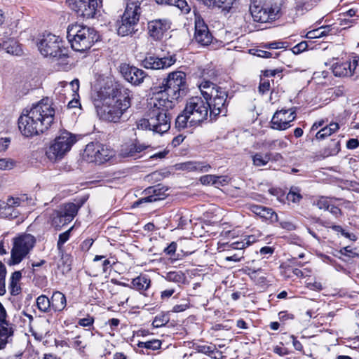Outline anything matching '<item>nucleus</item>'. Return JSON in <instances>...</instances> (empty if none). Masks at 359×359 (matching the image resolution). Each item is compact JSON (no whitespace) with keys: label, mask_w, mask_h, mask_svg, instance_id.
<instances>
[{"label":"nucleus","mask_w":359,"mask_h":359,"mask_svg":"<svg viewBox=\"0 0 359 359\" xmlns=\"http://www.w3.org/2000/svg\"><path fill=\"white\" fill-rule=\"evenodd\" d=\"M55 109L51 100L46 97L24 110L18 118V128L25 137H32L47 130L53 124Z\"/></svg>","instance_id":"nucleus-1"},{"label":"nucleus","mask_w":359,"mask_h":359,"mask_svg":"<svg viewBox=\"0 0 359 359\" xmlns=\"http://www.w3.org/2000/svg\"><path fill=\"white\" fill-rule=\"evenodd\" d=\"M103 99L101 107L97 105V112L101 119L116 123L131 105L132 92L121 85H115Z\"/></svg>","instance_id":"nucleus-2"},{"label":"nucleus","mask_w":359,"mask_h":359,"mask_svg":"<svg viewBox=\"0 0 359 359\" xmlns=\"http://www.w3.org/2000/svg\"><path fill=\"white\" fill-rule=\"evenodd\" d=\"M158 100L154 99L153 107L147 113V118L137 121V128L140 130H151L155 133L163 134L170 128L171 114L167 108L158 106Z\"/></svg>","instance_id":"nucleus-3"},{"label":"nucleus","mask_w":359,"mask_h":359,"mask_svg":"<svg viewBox=\"0 0 359 359\" xmlns=\"http://www.w3.org/2000/svg\"><path fill=\"white\" fill-rule=\"evenodd\" d=\"M67 37L72 48L78 52L88 50L99 40V35L94 28L79 24L68 27Z\"/></svg>","instance_id":"nucleus-4"},{"label":"nucleus","mask_w":359,"mask_h":359,"mask_svg":"<svg viewBox=\"0 0 359 359\" xmlns=\"http://www.w3.org/2000/svg\"><path fill=\"white\" fill-rule=\"evenodd\" d=\"M140 2L139 1H130L127 3L126 10L118 22L117 33L119 36H126L135 34L140 16Z\"/></svg>","instance_id":"nucleus-5"},{"label":"nucleus","mask_w":359,"mask_h":359,"mask_svg":"<svg viewBox=\"0 0 359 359\" xmlns=\"http://www.w3.org/2000/svg\"><path fill=\"white\" fill-rule=\"evenodd\" d=\"M35 243L34 236L29 233H23L13 238L8 264L11 266L20 264L30 253Z\"/></svg>","instance_id":"nucleus-6"},{"label":"nucleus","mask_w":359,"mask_h":359,"mask_svg":"<svg viewBox=\"0 0 359 359\" xmlns=\"http://www.w3.org/2000/svg\"><path fill=\"white\" fill-rule=\"evenodd\" d=\"M157 89L158 90L154 93V99L158 100L157 105L167 108H174L178 101L187 93L186 89L168 84L165 81H163Z\"/></svg>","instance_id":"nucleus-7"},{"label":"nucleus","mask_w":359,"mask_h":359,"mask_svg":"<svg viewBox=\"0 0 359 359\" xmlns=\"http://www.w3.org/2000/svg\"><path fill=\"white\" fill-rule=\"evenodd\" d=\"M38 48L44 57L62 58L67 56V50L63 46L62 39L50 33L43 35Z\"/></svg>","instance_id":"nucleus-8"},{"label":"nucleus","mask_w":359,"mask_h":359,"mask_svg":"<svg viewBox=\"0 0 359 359\" xmlns=\"http://www.w3.org/2000/svg\"><path fill=\"white\" fill-rule=\"evenodd\" d=\"M184 109L186 113L191 116V126L197 125L206 120L210 114L208 102L198 96L189 98Z\"/></svg>","instance_id":"nucleus-9"},{"label":"nucleus","mask_w":359,"mask_h":359,"mask_svg":"<svg viewBox=\"0 0 359 359\" xmlns=\"http://www.w3.org/2000/svg\"><path fill=\"white\" fill-rule=\"evenodd\" d=\"M76 142V137L74 134L67 130L62 131L50 144L46 153L54 157H62L71 150Z\"/></svg>","instance_id":"nucleus-10"},{"label":"nucleus","mask_w":359,"mask_h":359,"mask_svg":"<svg viewBox=\"0 0 359 359\" xmlns=\"http://www.w3.org/2000/svg\"><path fill=\"white\" fill-rule=\"evenodd\" d=\"M249 11L255 22L266 23L277 19L280 8L276 5H260L253 2L250 5Z\"/></svg>","instance_id":"nucleus-11"},{"label":"nucleus","mask_w":359,"mask_h":359,"mask_svg":"<svg viewBox=\"0 0 359 359\" xmlns=\"http://www.w3.org/2000/svg\"><path fill=\"white\" fill-rule=\"evenodd\" d=\"M69 6L78 16L93 18L95 16L101 2L99 0H66Z\"/></svg>","instance_id":"nucleus-12"},{"label":"nucleus","mask_w":359,"mask_h":359,"mask_svg":"<svg viewBox=\"0 0 359 359\" xmlns=\"http://www.w3.org/2000/svg\"><path fill=\"white\" fill-rule=\"evenodd\" d=\"M296 108L278 110L273 114L271 120V128L274 130H285L291 126V123L296 118Z\"/></svg>","instance_id":"nucleus-13"},{"label":"nucleus","mask_w":359,"mask_h":359,"mask_svg":"<svg viewBox=\"0 0 359 359\" xmlns=\"http://www.w3.org/2000/svg\"><path fill=\"white\" fill-rule=\"evenodd\" d=\"M168 190V188L161 184L149 187L142 192L144 196L134 202L133 207L137 208L144 203H153L163 200L168 195L166 193Z\"/></svg>","instance_id":"nucleus-14"},{"label":"nucleus","mask_w":359,"mask_h":359,"mask_svg":"<svg viewBox=\"0 0 359 359\" xmlns=\"http://www.w3.org/2000/svg\"><path fill=\"white\" fill-rule=\"evenodd\" d=\"M213 39L208 26L199 15H195V32L194 40L202 46L210 44Z\"/></svg>","instance_id":"nucleus-15"},{"label":"nucleus","mask_w":359,"mask_h":359,"mask_svg":"<svg viewBox=\"0 0 359 359\" xmlns=\"http://www.w3.org/2000/svg\"><path fill=\"white\" fill-rule=\"evenodd\" d=\"M359 65V57L353 56L351 60L340 62L332 66V72L336 76H351Z\"/></svg>","instance_id":"nucleus-16"},{"label":"nucleus","mask_w":359,"mask_h":359,"mask_svg":"<svg viewBox=\"0 0 359 359\" xmlns=\"http://www.w3.org/2000/svg\"><path fill=\"white\" fill-rule=\"evenodd\" d=\"M120 72L126 81L135 86L141 84L146 77V73L142 69L128 64L120 65Z\"/></svg>","instance_id":"nucleus-17"},{"label":"nucleus","mask_w":359,"mask_h":359,"mask_svg":"<svg viewBox=\"0 0 359 359\" xmlns=\"http://www.w3.org/2000/svg\"><path fill=\"white\" fill-rule=\"evenodd\" d=\"M176 62L175 55L169 57H158L156 56H146L142 60V66L146 69H161L168 68Z\"/></svg>","instance_id":"nucleus-18"},{"label":"nucleus","mask_w":359,"mask_h":359,"mask_svg":"<svg viewBox=\"0 0 359 359\" xmlns=\"http://www.w3.org/2000/svg\"><path fill=\"white\" fill-rule=\"evenodd\" d=\"M198 88L205 102H212L219 97L220 93L227 92L224 88L205 79L201 81Z\"/></svg>","instance_id":"nucleus-19"},{"label":"nucleus","mask_w":359,"mask_h":359,"mask_svg":"<svg viewBox=\"0 0 359 359\" xmlns=\"http://www.w3.org/2000/svg\"><path fill=\"white\" fill-rule=\"evenodd\" d=\"M171 22L168 19H156L149 22L148 30L151 37L155 40L161 39L170 28Z\"/></svg>","instance_id":"nucleus-20"},{"label":"nucleus","mask_w":359,"mask_h":359,"mask_svg":"<svg viewBox=\"0 0 359 359\" xmlns=\"http://www.w3.org/2000/svg\"><path fill=\"white\" fill-rule=\"evenodd\" d=\"M227 92H222L220 93L219 97L216 98V100L212 102H208V105H210V116L211 118L212 116L215 118L221 114H226L227 111Z\"/></svg>","instance_id":"nucleus-21"},{"label":"nucleus","mask_w":359,"mask_h":359,"mask_svg":"<svg viewBox=\"0 0 359 359\" xmlns=\"http://www.w3.org/2000/svg\"><path fill=\"white\" fill-rule=\"evenodd\" d=\"M82 157H113L109 150L99 142H90L83 151Z\"/></svg>","instance_id":"nucleus-22"},{"label":"nucleus","mask_w":359,"mask_h":359,"mask_svg":"<svg viewBox=\"0 0 359 359\" xmlns=\"http://www.w3.org/2000/svg\"><path fill=\"white\" fill-rule=\"evenodd\" d=\"M248 209L254 214L270 223H274L278 221L277 213L271 208L256 204H250Z\"/></svg>","instance_id":"nucleus-23"},{"label":"nucleus","mask_w":359,"mask_h":359,"mask_svg":"<svg viewBox=\"0 0 359 359\" xmlns=\"http://www.w3.org/2000/svg\"><path fill=\"white\" fill-rule=\"evenodd\" d=\"M87 198L83 197L81 198L76 203H64L58 207V209L67 218V220L71 222L75 216L77 215L79 210L86 203Z\"/></svg>","instance_id":"nucleus-24"},{"label":"nucleus","mask_w":359,"mask_h":359,"mask_svg":"<svg viewBox=\"0 0 359 359\" xmlns=\"http://www.w3.org/2000/svg\"><path fill=\"white\" fill-rule=\"evenodd\" d=\"M15 331V325L9 321L5 322V324L0 323V350L6 348L8 344L13 341V337Z\"/></svg>","instance_id":"nucleus-25"},{"label":"nucleus","mask_w":359,"mask_h":359,"mask_svg":"<svg viewBox=\"0 0 359 359\" xmlns=\"http://www.w3.org/2000/svg\"><path fill=\"white\" fill-rule=\"evenodd\" d=\"M176 170H184L187 172H208L210 166L203 162L187 161L177 163L174 165Z\"/></svg>","instance_id":"nucleus-26"},{"label":"nucleus","mask_w":359,"mask_h":359,"mask_svg":"<svg viewBox=\"0 0 359 359\" xmlns=\"http://www.w3.org/2000/svg\"><path fill=\"white\" fill-rule=\"evenodd\" d=\"M186 74L182 71H175L168 74L166 79L163 81L168 83L170 85H175L181 88H187Z\"/></svg>","instance_id":"nucleus-27"},{"label":"nucleus","mask_w":359,"mask_h":359,"mask_svg":"<svg viewBox=\"0 0 359 359\" xmlns=\"http://www.w3.org/2000/svg\"><path fill=\"white\" fill-rule=\"evenodd\" d=\"M151 280L146 274H140L131 281V289H135L140 292L146 291L150 287Z\"/></svg>","instance_id":"nucleus-28"},{"label":"nucleus","mask_w":359,"mask_h":359,"mask_svg":"<svg viewBox=\"0 0 359 359\" xmlns=\"http://www.w3.org/2000/svg\"><path fill=\"white\" fill-rule=\"evenodd\" d=\"M50 299L51 309L54 311H62L67 305L65 295L60 291H55Z\"/></svg>","instance_id":"nucleus-29"},{"label":"nucleus","mask_w":359,"mask_h":359,"mask_svg":"<svg viewBox=\"0 0 359 359\" xmlns=\"http://www.w3.org/2000/svg\"><path fill=\"white\" fill-rule=\"evenodd\" d=\"M163 278L169 282L176 283L178 286L186 284L187 283V278L184 272L182 271H171L165 273Z\"/></svg>","instance_id":"nucleus-30"},{"label":"nucleus","mask_w":359,"mask_h":359,"mask_svg":"<svg viewBox=\"0 0 359 359\" xmlns=\"http://www.w3.org/2000/svg\"><path fill=\"white\" fill-rule=\"evenodd\" d=\"M50 219L51 225L56 230H60L62 226L69 223L58 208L52 212Z\"/></svg>","instance_id":"nucleus-31"},{"label":"nucleus","mask_w":359,"mask_h":359,"mask_svg":"<svg viewBox=\"0 0 359 359\" xmlns=\"http://www.w3.org/2000/svg\"><path fill=\"white\" fill-rule=\"evenodd\" d=\"M3 48L11 55L20 56L22 54V49L20 44L15 39H9L2 44Z\"/></svg>","instance_id":"nucleus-32"},{"label":"nucleus","mask_w":359,"mask_h":359,"mask_svg":"<svg viewBox=\"0 0 359 359\" xmlns=\"http://www.w3.org/2000/svg\"><path fill=\"white\" fill-rule=\"evenodd\" d=\"M158 4H167L177 7L183 13H189L191 7L186 0H156Z\"/></svg>","instance_id":"nucleus-33"},{"label":"nucleus","mask_w":359,"mask_h":359,"mask_svg":"<svg viewBox=\"0 0 359 359\" xmlns=\"http://www.w3.org/2000/svg\"><path fill=\"white\" fill-rule=\"evenodd\" d=\"M245 273L248 274L252 280H253L258 284H264L266 283V273L263 272V270L262 269H258L255 270L247 267L245 269Z\"/></svg>","instance_id":"nucleus-34"},{"label":"nucleus","mask_w":359,"mask_h":359,"mask_svg":"<svg viewBox=\"0 0 359 359\" xmlns=\"http://www.w3.org/2000/svg\"><path fill=\"white\" fill-rule=\"evenodd\" d=\"M339 129V126L336 122H332L329 125L325 126L320 130L316 135L318 140H323L325 137L331 135L332 133L337 132Z\"/></svg>","instance_id":"nucleus-35"},{"label":"nucleus","mask_w":359,"mask_h":359,"mask_svg":"<svg viewBox=\"0 0 359 359\" xmlns=\"http://www.w3.org/2000/svg\"><path fill=\"white\" fill-rule=\"evenodd\" d=\"M36 306L38 309L43 313H48L51 311L50 299L44 294L36 298Z\"/></svg>","instance_id":"nucleus-36"},{"label":"nucleus","mask_w":359,"mask_h":359,"mask_svg":"<svg viewBox=\"0 0 359 359\" xmlns=\"http://www.w3.org/2000/svg\"><path fill=\"white\" fill-rule=\"evenodd\" d=\"M316 4V0H297L296 2V11L300 14L311 10Z\"/></svg>","instance_id":"nucleus-37"},{"label":"nucleus","mask_w":359,"mask_h":359,"mask_svg":"<svg viewBox=\"0 0 359 359\" xmlns=\"http://www.w3.org/2000/svg\"><path fill=\"white\" fill-rule=\"evenodd\" d=\"M302 198V196L300 194V189L297 187H292L286 195L287 201L294 203H299Z\"/></svg>","instance_id":"nucleus-38"},{"label":"nucleus","mask_w":359,"mask_h":359,"mask_svg":"<svg viewBox=\"0 0 359 359\" xmlns=\"http://www.w3.org/2000/svg\"><path fill=\"white\" fill-rule=\"evenodd\" d=\"M170 321V317L168 313H161L154 318L152 325L155 328L161 327L165 326Z\"/></svg>","instance_id":"nucleus-39"},{"label":"nucleus","mask_w":359,"mask_h":359,"mask_svg":"<svg viewBox=\"0 0 359 359\" xmlns=\"http://www.w3.org/2000/svg\"><path fill=\"white\" fill-rule=\"evenodd\" d=\"M188 123L191 124V116L186 113V109H184L182 113L176 118L175 125L179 128H184Z\"/></svg>","instance_id":"nucleus-40"},{"label":"nucleus","mask_w":359,"mask_h":359,"mask_svg":"<svg viewBox=\"0 0 359 359\" xmlns=\"http://www.w3.org/2000/svg\"><path fill=\"white\" fill-rule=\"evenodd\" d=\"M161 341L158 339H153L145 342L139 341L137 346L140 348H144L146 349L155 351L161 348Z\"/></svg>","instance_id":"nucleus-41"},{"label":"nucleus","mask_w":359,"mask_h":359,"mask_svg":"<svg viewBox=\"0 0 359 359\" xmlns=\"http://www.w3.org/2000/svg\"><path fill=\"white\" fill-rule=\"evenodd\" d=\"M194 348L198 353L211 356V354L215 353L217 348L215 345L208 346L205 344H196Z\"/></svg>","instance_id":"nucleus-42"},{"label":"nucleus","mask_w":359,"mask_h":359,"mask_svg":"<svg viewBox=\"0 0 359 359\" xmlns=\"http://www.w3.org/2000/svg\"><path fill=\"white\" fill-rule=\"evenodd\" d=\"M73 229V226L71 227L69 229L66 231L65 232H63L59 235L58 241L57 243V248L60 252H63V245L70 238V233Z\"/></svg>","instance_id":"nucleus-43"},{"label":"nucleus","mask_w":359,"mask_h":359,"mask_svg":"<svg viewBox=\"0 0 359 359\" xmlns=\"http://www.w3.org/2000/svg\"><path fill=\"white\" fill-rule=\"evenodd\" d=\"M2 211H1V214L6 218H8V219H15V218H17L18 217V215H20V212L13 208V207H8V206H6V205H4L2 208H1Z\"/></svg>","instance_id":"nucleus-44"},{"label":"nucleus","mask_w":359,"mask_h":359,"mask_svg":"<svg viewBox=\"0 0 359 359\" xmlns=\"http://www.w3.org/2000/svg\"><path fill=\"white\" fill-rule=\"evenodd\" d=\"M27 199V197L25 196H22L20 198L9 197L8 198L5 205L8 207H13L16 209V208L22 205V203H24Z\"/></svg>","instance_id":"nucleus-45"},{"label":"nucleus","mask_w":359,"mask_h":359,"mask_svg":"<svg viewBox=\"0 0 359 359\" xmlns=\"http://www.w3.org/2000/svg\"><path fill=\"white\" fill-rule=\"evenodd\" d=\"M6 266L1 262H0V295H4L6 293Z\"/></svg>","instance_id":"nucleus-46"},{"label":"nucleus","mask_w":359,"mask_h":359,"mask_svg":"<svg viewBox=\"0 0 359 359\" xmlns=\"http://www.w3.org/2000/svg\"><path fill=\"white\" fill-rule=\"evenodd\" d=\"M262 48L265 49H280L287 48V42L283 41H273L264 43Z\"/></svg>","instance_id":"nucleus-47"},{"label":"nucleus","mask_w":359,"mask_h":359,"mask_svg":"<svg viewBox=\"0 0 359 359\" xmlns=\"http://www.w3.org/2000/svg\"><path fill=\"white\" fill-rule=\"evenodd\" d=\"M15 163L13 158H0V170H11Z\"/></svg>","instance_id":"nucleus-48"},{"label":"nucleus","mask_w":359,"mask_h":359,"mask_svg":"<svg viewBox=\"0 0 359 359\" xmlns=\"http://www.w3.org/2000/svg\"><path fill=\"white\" fill-rule=\"evenodd\" d=\"M220 178H221V177L212 175H207L202 176L200 178V181L203 184H215L217 183L218 180Z\"/></svg>","instance_id":"nucleus-49"},{"label":"nucleus","mask_w":359,"mask_h":359,"mask_svg":"<svg viewBox=\"0 0 359 359\" xmlns=\"http://www.w3.org/2000/svg\"><path fill=\"white\" fill-rule=\"evenodd\" d=\"M236 1V0H217V7L229 11Z\"/></svg>","instance_id":"nucleus-50"},{"label":"nucleus","mask_w":359,"mask_h":359,"mask_svg":"<svg viewBox=\"0 0 359 359\" xmlns=\"http://www.w3.org/2000/svg\"><path fill=\"white\" fill-rule=\"evenodd\" d=\"M328 156H336L340 151V143L339 141L332 140L328 147Z\"/></svg>","instance_id":"nucleus-51"},{"label":"nucleus","mask_w":359,"mask_h":359,"mask_svg":"<svg viewBox=\"0 0 359 359\" xmlns=\"http://www.w3.org/2000/svg\"><path fill=\"white\" fill-rule=\"evenodd\" d=\"M184 303L176 304L172 307V311L174 313H180L184 311L190 307V302L189 299H184Z\"/></svg>","instance_id":"nucleus-52"},{"label":"nucleus","mask_w":359,"mask_h":359,"mask_svg":"<svg viewBox=\"0 0 359 359\" xmlns=\"http://www.w3.org/2000/svg\"><path fill=\"white\" fill-rule=\"evenodd\" d=\"M319 209L327 210L330 207V201L327 198L320 197L316 203Z\"/></svg>","instance_id":"nucleus-53"},{"label":"nucleus","mask_w":359,"mask_h":359,"mask_svg":"<svg viewBox=\"0 0 359 359\" xmlns=\"http://www.w3.org/2000/svg\"><path fill=\"white\" fill-rule=\"evenodd\" d=\"M255 55L259 57H263V58H270V57L275 58V57H277L279 54L277 53H273L271 52H269L267 50L259 49V50H256V53H255Z\"/></svg>","instance_id":"nucleus-54"},{"label":"nucleus","mask_w":359,"mask_h":359,"mask_svg":"<svg viewBox=\"0 0 359 359\" xmlns=\"http://www.w3.org/2000/svg\"><path fill=\"white\" fill-rule=\"evenodd\" d=\"M237 144V137L233 135H229L223 142V145L225 146L226 149L234 147Z\"/></svg>","instance_id":"nucleus-55"},{"label":"nucleus","mask_w":359,"mask_h":359,"mask_svg":"<svg viewBox=\"0 0 359 359\" xmlns=\"http://www.w3.org/2000/svg\"><path fill=\"white\" fill-rule=\"evenodd\" d=\"M270 90V81L269 79L262 78L259 86V91L262 94H264Z\"/></svg>","instance_id":"nucleus-56"},{"label":"nucleus","mask_w":359,"mask_h":359,"mask_svg":"<svg viewBox=\"0 0 359 359\" xmlns=\"http://www.w3.org/2000/svg\"><path fill=\"white\" fill-rule=\"evenodd\" d=\"M308 44L306 41H302L294 46L292 50L294 54H299L307 49Z\"/></svg>","instance_id":"nucleus-57"},{"label":"nucleus","mask_w":359,"mask_h":359,"mask_svg":"<svg viewBox=\"0 0 359 359\" xmlns=\"http://www.w3.org/2000/svg\"><path fill=\"white\" fill-rule=\"evenodd\" d=\"M94 318L88 315L87 317L81 318L78 321V324L82 327H89L93 325Z\"/></svg>","instance_id":"nucleus-58"},{"label":"nucleus","mask_w":359,"mask_h":359,"mask_svg":"<svg viewBox=\"0 0 359 359\" xmlns=\"http://www.w3.org/2000/svg\"><path fill=\"white\" fill-rule=\"evenodd\" d=\"M147 147L141 144H133L131 145L130 148V154L133 155L135 154H138L146 149Z\"/></svg>","instance_id":"nucleus-59"},{"label":"nucleus","mask_w":359,"mask_h":359,"mask_svg":"<svg viewBox=\"0 0 359 359\" xmlns=\"http://www.w3.org/2000/svg\"><path fill=\"white\" fill-rule=\"evenodd\" d=\"M322 33L321 32V29L319 28H317V29H314L313 30H311L309 32H307L306 35V37L307 39H318V38H321L322 37Z\"/></svg>","instance_id":"nucleus-60"},{"label":"nucleus","mask_w":359,"mask_h":359,"mask_svg":"<svg viewBox=\"0 0 359 359\" xmlns=\"http://www.w3.org/2000/svg\"><path fill=\"white\" fill-rule=\"evenodd\" d=\"M11 143V139L9 137L0 138V152L5 151Z\"/></svg>","instance_id":"nucleus-61"},{"label":"nucleus","mask_w":359,"mask_h":359,"mask_svg":"<svg viewBox=\"0 0 359 359\" xmlns=\"http://www.w3.org/2000/svg\"><path fill=\"white\" fill-rule=\"evenodd\" d=\"M269 193L271 195L276 196L280 201H284L285 193L281 189H269Z\"/></svg>","instance_id":"nucleus-62"},{"label":"nucleus","mask_w":359,"mask_h":359,"mask_svg":"<svg viewBox=\"0 0 359 359\" xmlns=\"http://www.w3.org/2000/svg\"><path fill=\"white\" fill-rule=\"evenodd\" d=\"M280 226L281 228L287 231H294L296 229V226L290 221H281L280 222Z\"/></svg>","instance_id":"nucleus-63"},{"label":"nucleus","mask_w":359,"mask_h":359,"mask_svg":"<svg viewBox=\"0 0 359 359\" xmlns=\"http://www.w3.org/2000/svg\"><path fill=\"white\" fill-rule=\"evenodd\" d=\"M177 249V243L172 242L164 249V252L168 255H172L175 253Z\"/></svg>","instance_id":"nucleus-64"}]
</instances>
